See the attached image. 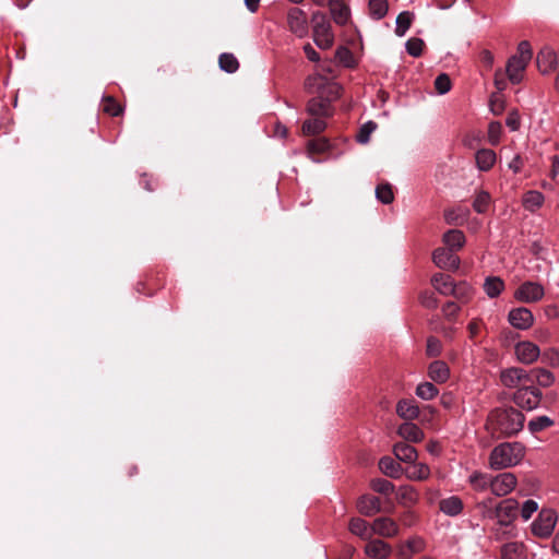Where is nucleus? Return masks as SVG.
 I'll return each mask as SVG.
<instances>
[{
	"label": "nucleus",
	"mask_w": 559,
	"mask_h": 559,
	"mask_svg": "<svg viewBox=\"0 0 559 559\" xmlns=\"http://www.w3.org/2000/svg\"><path fill=\"white\" fill-rule=\"evenodd\" d=\"M424 45H425V43L421 38L412 37L406 41L405 48H406V51L412 57H419L423 52Z\"/></svg>",
	"instance_id": "50"
},
{
	"label": "nucleus",
	"mask_w": 559,
	"mask_h": 559,
	"mask_svg": "<svg viewBox=\"0 0 559 559\" xmlns=\"http://www.w3.org/2000/svg\"><path fill=\"white\" fill-rule=\"evenodd\" d=\"M468 483L474 490L481 492L490 489L491 475L475 471L468 476Z\"/></svg>",
	"instance_id": "31"
},
{
	"label": "nucleus",
	"mask_w": 559,
	"mask_h": 559,
	"mask_svg": "<svg viewBox=\"0 0 559 559\" xmlns=\"http://www.w3.org/2000/svg\"><path fill=\"white\" fill-rule=\"evenodd\" d=\"M502 126L498 121H492L488 126V141L492 145H497L500 141Z\"/></svg>",
	"instance_id": "54"
},
{
	"label": "nucleus",
	"mask_w": 559,
	"mask_h": 559,
	"mask_svg": "<svg viewBox=\"0 0 559 559\" xmlns=\"http://www.w3.org/2000/svg\"><path fill=\"white\" fill-rule=\"evenodd\" d=\"M468 214V211L460 210H448L444 212V219L448 224H456L460 218L464 219Z\"/></svg>",
	"instance_id": "56"
},
{
	"label": "nucleus",
	"mask_w": 559,
	"mask_h": 559,
	"mask_svg": "<svg viewBox=\"0 0 559 559\" xmlns=\"http://www.w3.org/2000/svg\"><path fill=\"white\" fill-rule=\"evenodd\" d=\"M313 41L320 49L333 46L334 34L328 16L322 12H314L311 17Z\"/></svg>",
	"instance_id": "3"
},
{
	"label": "nucleus",
	"mask_w": 559,
	"mask_h": 559,
	"mask_svg": "<svg viewBox=\"0 0 559 559\" xmlns=\"http://www.w3.org/2000/svg\"><path fill=\"white\" fill-rule=\"evenodd\" d=\"M545 289L537 282L526 281L514 292V298L521 302L533 304L543 299Z\"/></svg>",
	"instance_id": "8"
},
{
	"label": "nucleus",
	"mask_w": 559,
	"mask_h": 559,
	"mask_svg": "<svg viewBox=\"0 0 559 559\" xmlns=\"http://www.w3.org/2000/svg\"><path fill=\"white\" fill-rule=\"evenodd\" d=\"M104 111H106L110 116L116 117L120 115L122 108L117 102L114 100V98L107 97L104 100Z\"/></svg>",
	"instance_id": "57"
},
{
	"label": "nucleus",
	"mask_w": 559,
	"mask_h": 559,
	"mask_svg": "<svg viewBox=\"0 0 559 559\" xmlns=\"http://www.w3.org/2000/svg\"><path fill=\"white\" fill-rule=\"evenodd\" d=\"M419 495L412 486H401L397 490V499L404 504H414L418 501Z\"/></svg>",
	"instance_id": "41"
},
{
	"label": "nucleus",
	"mask_w": 559,
	"mask_h": 559,
	"mask_svg": "<svg viewBox=\"0 0 559 559\" xmlns=\"http://www.w3.org/2000/svg\"><path fill=\"white\" fill-rule=\"evenodd\" d=\"M438 394L439 390L431 382H423L418 384L416 388V395L424 401H430L435 399Z\"/></svg>",
	"instance_id": "43"
},
{
	"label": "nucleus",
	"mask_w": 559,
	"mask_h": 559,
	"mask_svg": "<svg viewBox=\"0 0 559 559\" xmlns=\"http://www.w3.org/2000/svg\"><path fill=\"white\" fill-rule=\"evenodd\" d=\"M306 88L310 93H319L320 95H329L337 97L340 93V85L321 73H313L306 79Z\"/></svg>",
	"instance_id": "6"
},
{
	"label": "nucleus",
	"mask_w": 559,
	"mask_h": 559,
	"mask_svg": "<svg viewBox=\"0 0 559 559\" xmlns=\"http://www.w3.org/2000/svg\"><path fill=\"white\" fill-rule=\"evenodd\" d=\"M557 513L552 509H543L532 523V533L540 538L549 537L557 524Z\"/></svg>",
	"instance_id": "5"
},
{
	"label": "nucleus",
	"mask_w": 559,
	"mask_h": 559,
	"mask_svg": "<svg viewBox=\"0 0 559 559\" xmlns=\"http://www.w3.org/2000/svg\"><path fill=\"white\" fill-rule=\"evenodd\" d=\"M406 476L411 480H426L430 476V468L425 463H415L407 469Z\"/></svg>",
	"instance_id": "37"
},
{
	"label": "nucleus",
	"mask_w": 559,
	"mask_h": 559,
	"mask_svg": "<svg viewBox=\"0 0 559 559\" xmlns=\"http://www.w3.org/2000/svg\"><path fill=\"white\" fill-rule=\"evenodd\" d=\"M427 355L430 357H436L441 353V342L436 337H429L427 340Z\"/></svg>",
	"instance_id": "58"
},
{
	"label": "nucleus",
	"mask_w": 559,
	"mask_h": 559,
	"mask_svg": "<svg viewBox=\"0 0 559 559\" xmlns=\"http://www.w3.org/2000/svg\"><path fill=\"white\" fill-rule=\"evenodd\" d=\"M451 80L448 74L441 73L435 80V87L440 95L447 94L451 90Z\"/></svg>",
	"instance_id": "52"
},
{
	"label": "nucleus",
	"mask_w": 559,
	"mask_h": 559,
	"mask_svg": "<svg viewBox=\"0 0 559 559\" xmlns=\"http://www.w3.org/2000/svg\"><path fill=\"white\" fill-rule=\"evenodd\" d=\"M504 289V282L499 276H488L484 282V290L489 298L498 297Z\"/></svg>",
	"instance_id": "35"
},
{
	"label": "nucleus",
	"mask_w": 559,
	"mask_h": 559,
	"mask_svg": "<svg viewBox=\"0 0 559 559\" xmlns=\"http://www.w3.org/2000/svg\"><path fill=\"white\" fill-rule=\"evenodd\" d=\"M501 559H526V547L520 542H510L501 547Z\"/></svg>",
	"instance_id": "24"
},
{
	"label": "nucleus",
	"mask_w": 559,
	"mask_h": 559,
	"mask_svg": "<svg viewBox=\"0 0 559 559\" xmlns=\"http://www.w3.org/2000/svg\"><path fill=\"white\" fill-rule=\"evenodd\" d=\"M287 25L289 31L299 38H304L308 35V17L306 12L299 8L294 7L288 10Z\"/></svg>",
	"instance_id": "11"
},
{
	"label": "nucleus",
	"mask_w": 559,
	"mask_h": 559,
	"mask_svg": "<svg viewBox=\"0 0 559 559\" xmlns=\"http://www.w3.org/2000/svg\"><path fill=\"white\" fill-rule=\"evenodd\" d=\"M379 468L384 475L391 478H397L402 473V466L390 456H383L380 459Z\"/></svg>",
	"instance_id": "33"
},
{
	"label": "nucleus",
	"mask_w": 559,
	"mask_h": 559,
	"mask_svg": "<svg viewBox=\"0 0 559 559\" xmlns=\"http://www.w3.org/2000/svg\"><path fill=\"white\" fill-rule=\"evenodd\" d=\"M431 284L437 292L444 296L459 295L457 289H455V284L449 275L437 273L432 276Z\"/></svg>",
	"instance_id": "23"
},
{
	"label": "nucleus",
	"mask_w": 559,
	"mask_h": 559,
	"mask_svg": "<svg viewBox=\"0 0 559 559\" xmlns=\"http://www.w3.org/2000/svg\"><path fill=\"white\" fill-rule=\"evenodd\" d=\"M463 509L462 500L452 496L440 501V510L447 515H457Z\"/></svg>",
	"instance_id": "36"
},
{
	"label": "nucleus",
	"mask_w": 559,
	"mask_h": 559,
	"mask_svg": "<svg viewBox=\"0 0 559 559\" xmlns=\"http://www.w3.org/2000/svg\"><path fill=\"white\" fill-rule=\"evenodd\" d=\"M524 423V414L513 406L497 407L488 415L487 428L492 435L509 438L518 435Z\"/></svg>",
	"instance_id": "1"
},
{
	"label": "nucleus",
	"mask_w": 559,
	"mask_h": 559,
	"mask_svg": "<svg viewBox=\"0 0 559 559\" xmlns=\"http://www.w3.org/2000/svg\"><path fill=\"white\" fill-rule=\"evenodd\" d=\"M508 320L515 329L527 330L534 322V316L530 309L519 307L509 312Z\"/></svg>",
	"instance_id": "14"
},
{
	"label": "nucleus",
	"mask_w": 559,
	"mask_h": 559,
	"mask_svg": "<svg viewBox=\"0 0 559 559\" xmlns=\"http://www.w3.org/2000/svg\"><path fill=\"white\" fill-rule=\"evenodd\" d=\"M530 61L512 56L507 63V74L513 84H518L522 80V73L526 69Z\"/></svg>",
	"instance_id": "19"
},
{
	"label": "nucleus",
	"mask_w": 559,
	"mask_h": 559,
	"mask_svg": "<svg viewBox=\"0 0 559 559\" xmlns=\"http://www.w3.org/2000/svg\"><path fill=\"white\" fill-rule=\"evenodd\" d=\"M491 203V197L489 192L485 190H480L476 193L474 202H473V209L475 212L483 214L486 213L489 205Z\"/></svg>",
	"instance_id": "40"
},
{
	"label": "nucleus",
	"mask_w": 559,
	"mask_h": 559,
	"mask_svg": "<svg viewBox=\"0 0 559 559\" xmlns=\"http://www.w3.org/2000/svg\"><path fill=\"white\" fill-rule=\"evenodd\" d=\"M544 195L537 190H530L523 195V206L531 212L539 209L544 203Z\"/></svg>",
	"instance_id": "34"
},
{
	"label": "nucleus",
	"mask_w": 559,
	"mask_h": 559,
	"mask_svg": "<svg viewBox=\"0 0 559 559\" xmlns=\"http://www.w3.org/2000/svg\"><path fill=\"white\" fill-rule=\"evenodd\" d=\"M526 449L521 442H502L491 450L489 467L499 471L516 466L523 461Z\"/></svg>",
	"instance_id": "2"
},
{
	"label": "nucleus",
	"mask_w": 559,
	"mask_h": 559,
	"mask_svg": "<svg viewBox=\"0 0 559 559\" xmlns=\"http://www.w3.org/2000/svg\"><path fill=\"white\" fill-rule=\"evenodd\" d=\"M396 414L407 420H414L419 416V407L411 400H401L396 404Z\"/></svg>",
	"instance_id": "30"
},
{
	"label": "nucleus",
	"mask_w": 559,
	"mask_h": 559,
	"mask_svg": "<svg viewBox=\"0 0 559 559\" xmlns=\"http://www.w3.org/2000/svg\"><path fill=\"white\" fill-rule=\"evenodd\" d=\"M397 435L407 442L417 443L423 441L424 431L411 421L403 423L397 428Z\"/></svg>",
	"instance_id": "21"
},
{
	"label": "nucleus",
	"mask_w": 559,
	"mask_h": 559,
	"mask_svg": "<svg viewBox=\"0 0 559 559\" xmlns=\"http://www.w3.org/2000/svg\"><path fill=\"white\" fill-rule=\"evenodd\" d=\"M424 549V540L419 537H413L397 548V557L400 559H412L415 554Z\"/></svg>",
	"instance_id": "25"
},
{
	"label": "nucleus",
	"mask_w": 559,
	"mask_h": 559,
	"mask_svg": "<svg viewBox=\"0 0 559 559\" xmlns=\"http://www.w3.org/2000/svg\"><path fill=\"white\" fill-rule=\"evenodd\" d=\"M369 13L376 20H381L388 13V1L386 0H369Z\"/></svg>",
	"instance_id": "44"
},
{
	"label": "nucleus",
	"mask_w": 559,
	"mask_h": 559,
	"mask_svg": "<svg viewBox=\"0 0 559 559\" xmlns=\"http://www.w3.org/2000/svg\"><path fill=\"white\" fill-rule=\"evenodd\" d=\"M364 552L369 558L385 559L391 556L392 547L382 539L371 537L367 540Z\"/></svg>",
	"instance_id": "16"
},
{
	"label": "nucleus",
	"mask_w": 559,
	"mask_h": 559,
	"mask_svg": "<svg viewBox=\"0 0 559 559\" xmlns=\"http://www.w3.org/2000/svg\"><path fill=\"white\" fill-rule=\"evenodd\" d=\"M497 160L496 153L490 148H480L475 153V163L479 171L490 170Z\"/></svg>",
	"instance_id": "26"
},
{
	"label": "nucleus",
	"mask_w": 559,
	"mask_h": 559,
	"mask_svg": "<svg viewBox=\"0 0 559 559\" xmlns=\"http://www.w3.org/2000/svg\"><path fill=\"white\" fill-rule=\"evenodd\" d=\"M326 128L322 117L314 116L313 119L306 120L302 124V132L306 135H314L322 132Z\"/></svg>",
	"instance_id": "38"
},
{
	"label": "nucleus",
	"mask_w": 559,
	"mask_h": 559,
	"mask_svg": "<svg viewBox=\"0 0 559 559\" xmlns=\"http://www.w3.org/2000/svg\"><path fill=\"white\" fill-rule=\"evenodd\" d=\"M453 250L437 248L432 253V261L439 267L447 271H456L460 266V259Z\"/></svg>",
	"instance_id": "12"
},
{
	"label": "nucleus",
	"mask_w": 559,
	"mask_h": 559,
	"mask_svg": "<svg viewBox=\"0 0 559 559\" xmlns=\"http://www.w3.org/2000/svg\"><path fill=\"white\" fill-rule=\"evenodd\" d=\"M428 376L432 381L443 383L450 377V369L444 361L435 360L429 365Z\"/></svg>",
	"instance_id": "29"
},
{
	"label": "nucleus",
	"mask_w": 559,
	"mask_h": 559,
	"mask_svg": "<svg viewBox=\"0 0 559 559\" xmlns=\"http://www.w3.org/2000/svg\"><path fill=\"white\" fill-rule=\"evenodd\" d=\"M506 124L511 131H516L520 128V115L516 110L509 112Z\"/></svg>",
	"instance_id": "60"
},
{
	"label": "nucleus",
	"mask_w": 559,
	"mask_h": 559,
	"mask_svg": "<svg viewBox=\"0 0 559 559\" xmlns=\"http://www.w3.org/2000/svg\"><path fill=\"white\" fill-rule=\"evenodd\" d=\"M514 353L519 361L531 365L540 356L539 347L530 341L519 342L514 347Z\"/></svg>",
	"instance_id": "13"
},
{
	"label": "nucleus",
	"mask_w": 559,
	"mask_h": 559,
	"mask_svg": "<svg viewBox=\"0 0 559 559\" xmlns=\"http://www.w3.org/2000/svg\"><path fill=\"white\" fill-rule=\"evenodd\" d=\"M324 95H320L319 97H313L308 102L307 111L311 116L318 117H328L331 115L330 100L334 98L329 95V93Z\"/></svg>",
	"instance_id": "17"
},
{
	"label": "nucleus",
	"mask_w": 559,
	"mask_h": 559,
	"mask_svg": "<svg viewBox=\"0 0 559 559\" xmlns=\"http://www.w3.org/2000/svg\"><path fill=\"white\" fill-rule=\"evenodd\" d=\"M397 523L388 516L377 518L372 522V536L379 535L384 538H391L399 534Z\"/></svg>",
	"instance_id": "15"
},
{
	"label": "nucleus",
	"mask_w": 559,
	"mask_h": 559,
	"mask_svg": "<svg viewBox=\"0 0 559 559\" xmlns=\"http://www.w3.org/2000/svg\"><path fill=\"white\" fill-rule=\"evenodd\" d=\"M539 357L542 359V362L548 365L549 367H559V350L557 348H547L543 353H540Z\"/></svg>",
	"instance_id": "48"
},
{
	"label": "nucleus",
	"mask_w": 559,
	"mask_h": 559,
	"mask_svg": "<svg viewBox=\"0 0 559 559\" xmlns=\"http://www.w3.org/2000/svg\"><path fill=\"white\" fill-rule=\"evenodd\" d=\"M538 510V503L535 500L528 499L524 501L519 512L524 521L531 519V516Z\"/></svg>",
	"instance_id": "53"
},
{
	"label": "nucleus",
	"mask_w": 559,
	"mask_h": 559,
	"mask_svg": "<svg viewBox=\"0 0 559 559\" xmlns=\"http://www.w3.org/2000/svg\"><path fill=\"white\" fill-rule=\"evenodd\" d=\"M543 397L542 391L533 383L519 388L512 395L516 406L525 411H534L538 407Z\"/></svg>",
	"instance_id": "4"
},
{
	"label": "nucleus",
	"mask_w": 559,
	"mask_h": 559,
	"mask_svg": "<svg viewBox=\"0 0 559 559\" xmlns=\"http://www.w3.org/2000/svg\"><path fill=\"white\" fill-rule=\"evenodd\" d=\"M218 63L221 70L227 72V73H234L239 68V62L237 58L229 52H224L218 58Z\"/></svg>",
	"instance_id": "42"
},
{
	"label": "nucleus",
	"mask_w": 559,
	"mask_h": 559,
	"mask_svg": "<svg viewBox=\"0 0 559 559\" xmlns=\"http://www.w3.org/2000/svg\"><path fill=\"white\" fill-rule=\"evenodd\" d=\"M348 531L362 540H368L372 537V524L361 518H352L348 523Z\"/></svg>",
	"instance_id": "22"
},
{
	"label": "nucleus",
	"mask_w": 559,
	"mask_h": 559,
	"mask_svg": "<svg viewBox=\"0 0 559 559\" xmlns=\"http://www.w3.org/2000/svg\"><path fill=\"white\" fill-rule=\"evenodd\" d=\"M329 147H330V143L324 138L316 139L308 143V151L310 153H323V152L328 151Z\"/></svg>",
	"instance_id": "55"
},
{
	"label": "nucleus",
	"mask_w": 559,
	"mask_h": 559,
	"mask_svg": "<svg viewBox=\"0 0 559 559\" xmlns=\"http://www.w3.org/2000/svg\"><path fill=\"white\" fill-rule=\"evenodd\" d=\"M443 243L450 250H459L465 243V236L462 230L450 229L442 237Z\"/></svg>",
	"instance_id": "32"
},
{
	"label": "nucleus",
	"mask_w": 559,
	"mask_h": 559,
	"mask_svg": "<svg viewBox=\"0 0 559 559\" xmlns=\"http://www.w3.org/2000/svg\"><path fill=\"white\" fill-rule=\"evenodd\" d=\"M455 289H457L459 295L453 296L460 300H468L469 296L472 295V287L465 283L455 285Z\"/></svg>",
	"instance_id": "61"
},
{
	"label": "nucleus",
	"mask_w": 559,
	"mask_h": 559,
	"mask_svg": "<svg viewBox=\"0 0 559 559\" xmlns=\"http://www.w3.org/2000/svg\"><path fill=\"white\" fill-rule=\"evenodd\" d=\"M377 129V123L373 122V121H367L366 123H364L360 129H359V132L356 136V140L358 143L360 144H366L369 142V139H370V134Z\"/></svg>",
	"instance_id": "49"
},
{
	"label": "nucleus",
	"mask_w": 559,
	"mask_h": 559,
	"mask_svg": "<svg viewBox=\"0 0 559 559\" xmlns=\"http://www.w3.org/2000/svg\"><path fill=\"white\" fill-rule=\"evenodd\" d=\"M421 304L426 308H436L437 307V298L432 293H425L421 295Z\"/></svg>",
	"instance_id": "63"
},
{
	"label": "nucleus",
	"mask_w": 559,
	"mask_h": 559,
	"mask_svg": "<svg viewBox=\"0 0 559 559\" xmlns=\"http://www.w3.org/2000/svg\"><path fill=\"white\" fill-rule=\"evenodd\" d=\"M500 381L506 388L516 390L521 386L534 383L531 373L519 367H511L502 370L500 373Z\"/></svg>",
	"instance_id": "7"
},
{
	"label": "nucleus",
	"mask_w": 559,
	"mask_h": 559,
	"mask_svg": "<svg viewBox=\"0 0 559 559\" xmlns=\"http://www.w3.org/2000/svg\"><path fill=\"white\" fill-rule=\"evenodd\" d=\"M519 515V502L513 498L500 501L495 509V516L501 526H509Z\"/></svg>",
	"instance_id": "10"
},
{
	"label": "nucleus",
	"mask_w": 559,
	"mask_h": 559,
	"mask_svg": "<svg viewBox=\"0 0 559 559\" xmlns=\"http://www.w3.org/2000/svg\"><path fill=\"white\" fill-rule=\"evenodd\" d=\"M516 484V476L511 472L491 475L490 491L496 497H504L515 489Z\"/></svg>",
	"instance_id": "9"
},
{
	"label": "nucleus",
	"mask_w": 559,
	"mask_h": 559,
	"mask_svg": "<svg viewBox=\"0 0 559 559\" xmlns=\"http://www.w3.org/2000/svg\"><path fill=\"white\" fill-rule=\"evenodd\" d=\"M514 56L530 61L533 56L530 43L526 40L521 41L518 46V52Z\"/></svg>",
	"instance_id": "59"
},
{
	"label": "nucleus",
	"mask_w": 559,
	"mask_h": 559,
	"mask_svg": "<svg viewBox=\"0 0 559 559\" xmlns=\"http://www.w3.org/2000/svg\"><path fill=\"white\" fill-rule=\"evenodd\" d=\"M328 4L334 22L338 25L347 24L350 17V10L348 5L341 0H329Z\"/></svg>",
	"instance_id": "20"
},
{
	"label": "nucleus",
	"mask_w": 559,
	"mask_h": 559,
	"mask_svg": "<svg viewBox=\"0 0 559 559\" xmlns=\"http://www.w3.org/2000/svg\"><path fill=\"white\" fill-rule=\"evenodd\" d=\"M393 453L399 461L414 463L418 456L416 449L406 442H396L393 445Z\"/></svg>",
	"instance_id": "28"
},
{
	"label": "nucleus",
	"mask_w": 559,
	"mask_h": 559,
	"mask_svg": "<svg viewBox=\"0 0 559 559\" xmlns=\"http://www.w3.org/2000/svg\"><path fill=\"white\" fill-rule=\"evenodd\" d=\"M536 381L543 388H548L554 384L555 376L547 369L538 368L535 370Z\"/></svg>",
	"instance_id": "51"
},
{
	"label": "nucleus",
	"mask_w": 559,
	"mask_h": 559,
	"mask_svg": "<svg viewBox=\"0 0 559 559\" xmlns=\"http://www.w3.org/2000/svg\"><path fill=\"white\" fill-rule=\"evenodd\" d=\"M371 488L381 495H391L394 491L393 483L384 478H376L371 480Z\"/></svg>",
	"instance_id": "47"
},
{
	"label": "nucleus",
	"mask_w": 559,
	"mask_h": 559,
	"mask_svg": "<svg viewBox=\"0 0 559 559\" xmlns=\"http://www.w3.org/2000/svg\"><path fill=\"white\" fill-rule=\"evenodd\" d=\"M459 310H460V307L453 301L447 302L442 309L444 316L449 317V318L454 317Z\"/></svg>",
	"instance_id": "64"
},
{
	"label": "nucleus",
	"mask_w": 559,
	"mask_h": 559,
	"mask_svg": "<svg viewBox=\"0 0 559 559\" xmlns=\"http://www.w3.org/2000/svg\"><path fill=\"white\" fill-rule=\"evenodd\" d=\"M357 510L365 516H372L381 511V501L376 496L364 495L357 500Z\"/></svg>",
	"instance_id": "18"
},
{
	"label": "nucleus",
	"mask_w": 559,
	"mask_h": 559,
	"mask_svg": "<svg viewBox=\"0 0 559 559\" xmlns=\"http://www.w3.org/2000/svg\"><path fill=\"white\" fill-rule=\"evenodd\" d=\"M413 13L408 11L401 12L396 17V27H395V34L400 37L404 36L405 33L408 31V28L412 25L413 21Z\"/></svg>",
	"instance_id": "39"
},
{
	"label": "nucleus",
	"mask_w": 559,
	"mask_h": 559,
	"mask_svg": "<svg viewBox=\"0 0 559 559\" xmlns=\"http://www.w3.org/2000/svg\"><path fill=\"white\" fill-rule=\"evenodd\" d=\"M554 425V420L548 416H537L531 419L527 424V428L532 433L539 432Z\"/></svg>",
	"instance_id": "45"
},
{
	"label": "nucleus",
	"mask_w": 559,
	"mask_h": 559,
	"mask_svg": "<svg viewBox=\"0 0 559 559\" xmlns=\"http://www.w3.org/2000/svg\"><path fill=\"white\" fill-rule=\"evenodd\" d=\"M524 165L523 158L520 154H515L513 158L509 162L508 168L512 170L514 174H518L522 170Z\"/></svg>",
	"instance_id": "62"
},
{
	"label": "nucleus",
	"mask_w": 559,
	"mask_h": 559,
	"mask_svg": "<svg viewBox=\"0 0 559 559\" xmlns=\"http://www.w3.org/2000/svg\"><path fill=\"white\" fill-rule=\"evenodd\" d=\"M537 66L543 73H548L555 69L557 64V55L550 48H544L537 53Z\"/></svg>",
	"instance_id": "27"
},
{
	"label": "nucleus",
	"mask_w": 559,
	"mask_h": 559,
	"mask_svg": "<svg viewBox=\"0 0 559 559\" xmlns=\"http://www.w3.org/2000/svg\"><path fill=\"white\" fill-rule=\"evenodd\" d=\"M376 198L383 204H390L394 200L392 187L389 183H381L376 188Z\"/></svg>",
	"instance_id": "46"
}]
</instances>
